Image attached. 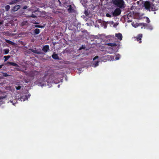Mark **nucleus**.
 <instances>
[{"label": "nucleus", "mask_w": 159, "mask_h": 159, "mask_svg": "<svg viewBox=\"0 0 159 159\" xmlns=\"http://www.w3.org/2000/svg\"><path fill=\"white\" fill-rule=\"evenodd\" d=\"M112 2L114 5L120 8L123 9L125 7V4L123 0H114Z\"/></svg>", "instance_id": "obj_1"}, {"label": "nucleus", "mask_w": 159, "mask_h": 159, "mask_svg": "<svg viewBox=\"0 0 159 159\" xmlns=\"http://www.w3.org/2000/svg\"><path fill=\"white\" fill-rule=\"evenodd\" d=\"M144 5L146 9L151 11V5L149 2L146 1L144 3Z\"/></svg>", "instance_id": "obj_2"}, {"label": "nucleus", "mask_w": 159, "mask_h": 159, "mask_svg": "<svg viewBox=\"0 0 159 159\" xmlns=\"http://www.w3.org/2000/svg\"><path fill=\"white\" fill-rule=\"evenodd\" d=\"M159 9V5L158 4H153L151 5V11H155L158 10Z\"/></svg>", "instance_id": "obj_3"}, {"label": "nucleus", "mask_w": 159, "mask_h": 159, "mask_svg": "<svg viewBox=\"0 0 159 159\" xmlns=\"http://www.w3.org/2000/svg\"><path fill=\"white\" fill-rule=\"evenodd\" d=\"M121 12V10L120 8H116L112 13V15L114 16H116L119 15Z\"/></svg>", "instance_id": "obj_4"}, {"label": "nucleus", "mask_w": 159, "mask_h": 159, "mask_svg": "<svg viewBox=\"0 0 159 159\" xmlns=\"http://www.w3.org/2000/svg\"><path fill=\"white\" fill-rule=\"evenodd\" d=\"M39 74L40 73L39 72L36 71H33L30 73L29 75L30 77H33L40 75Z\"/></svg>", "instance_id": "obj_5"}, {"label": "nucleus", "mask_w": 159, "mask_h": 159, "mask_svg": "<svg viewBox=\"0 0 159 159\" xmlns=\"http://www.w3.org/2000/svg\"><path fill=\"white\" fill-rule=\"evenodd\" d=\"M143 37V35L142 34H139L136 37H134L135 40H136L139 43H142V38Z\"/></svg>", "instance_id": "obj_6"}, {"label": "nucleus", "mask_w": 159, "mask_h": 159, "mask_svg": "<svg viewBox=\"0 0 159 159\" xmlns=\"http://www.w3.org/2000/svg\"><path fill=\"white\" fill-rule=\"evenodd\" d=\"M47 74H45L44 76L43 77L41 78L39 80V83L40 84L42 85H44V83H43L45 82L46 81H45V77L47 76Z\"/></svg>", "instance_id": "obj_7"}, {"label": "nucleus", "mask_w": 159, "mask_h": 159, "mask_svg": "<svg viewBox=\"0 0 159 159\" xmlns=\"http://www.w3.org/2000/svg\"><path fill=\"white\" fill-rule=\"evenodd\" d=\"M42 50L44 52H47L49 50V45H47L43 46L42 48Z\"/></svg>", "instance_id": "obj_8"}, {"label": "nucleus", "mask_w": 159, "mask_h": 159, "mask_svg": "<svg viewBox=\"0 0 159 159\" xmlns=\"http://www.w3.org/2000/svg\"><path fill=\"white\" fill-rule=\"evenodd\" d=\"M20 8V5H15L11 9V11L15 12L17 11Z\"/></svg>", "instance_id": "obj_9"}, {"label": "nucleus", "mask_w": 159, "mask_h": 159, "mask_svg": "<svg viewBox=\"0 0 159 159\" xmlns=\"http://www.w3.org/2000/svg\"><path fill=\"white\" fill-rule=\"evenodd\" d=\"M132 25L133 26H134V27L135 28H136L138 26H139L140 25H141V26L143 25V26L145 27L147 25V24L146 23H136V26L134 25V23H132Z\"/></svg>", "instance_id": "obj_10"}, {"label": "nucleus", "mask_w": 159, "mask_h": 159, "mask_svg": "<svg viewBox=\"0 0 159 159\" xmlns=\"http://www.w3.org/2000/svg\"><path fill=\"white\" fill-rule=\"evenodd\" d=\"M115 36L117 38V39L120 41H121L122 39V34L120 33H118L115 34Z\"/></svg>", "instance_id": "obj_11"}, {"label": "nucleus", "mask_w": 159, "mask_h": 159, "mask_svg": "<svg viewBox=\"0 0 159 159\" xmlns=\"http://www.w3.org/2000/svg\"><path fill=\"white\" fill-rule=\"evenodd\" d=\"M19 1V0H11V1L9 2L8 4L11 5L13 4H15Z\"/></svg>", "instance_id": "obj_12"}, {"label": "nucleus", "mask_w": 159, "mask_h": 159, "mask_svg": "<svg viewBox=\"0 0 159 159\" xmlns=\"http://www.w3.org/2000/svg\"><path fill=\"white\" fill-rule=\"evenodd\" d=\"M7 64L8 65H11L14 66L18 67L19 66L16 63L12 62L7 61Z\"/></svg>", "instance_id": "obj_13"}, {"label": "nucleus", "mask_w": 159, "mask_h": 159, "mask_svg": "<svg viewBox=\"0 0 159 159\" xmlns=\"http://www.w3.org/2000/svg\"><path fill=\"white\" fill-rule=\"evenodd\" d=\"M52 57L55 60L59 59V57L57 55V54L54 53L52 56Z\"/></svg>", "instance_id": "obj_14"}, {"label": "nucleus", "mask_w": 159, "mask_h": 159, "mask_svg": "<svg viewBox=\"0 0 159 159\" xmlns=\"http://www.w3.org/2000/svg\"><path fill=\"white\" fill-rule=\"evenodd\" d=\"M31 50L32 52L34 53L37 54H41L43 53L41 51H38L37 50H34L33 49H31Z\"/></svg>", "instance_id": "obj_15"}, {"label": "nucleus", "mask_w": 159, "mask_h": 159, "mask_svg": "<svg viewBox=\"0 0 159 159\" xmlns=\"http://www.w3.org/2000/svg\"><path fill=\"white\" fill-rule=\"evenodd\" d=\"M5 41L7 43L11 44L12 45H15V43L14 42L8 39H5Z\"/></svg>", "instance_id": "obj_16"}, {"label": "nucleus", "mask_w": 159, "mask_h": 159, "mask_svg": "<svg viewBox=\"0 0 159 159\" xmlns=\"http://www.w3.org/2000/svg\"><path fill=\"white\" fill-rule=\"evenodd\" d=\"M27 98L25 95L23 96L20 97V100L21 101H24L27 99Z\"/></svg>", "instance_id": "obj_17"}, {"label": "nucleus", "mask_w": 159, "mask_h": 159, "mask_svg": "<svg viewBox=\"0 0 159 159\" xmlns=\"http://www.w3.org/2000/svg\"><path fill=\"white\" fill-rule=\"evenodd\" d=\"M108 46L111 47H114L116 46L117 45L115 43H109L107 44Z\"/></svg>", "instance_id": "obj_18"}, {"label": "nucleus", "mask_w": 159, "mask_h": 159, "mask_svg": "<svg viewBox=\"0 0 159 159\" xmlns=\"http://www.w3.org/2000/svg\"><path fill=\"white\" fill-rule=\"evenodd\" d=\"M34 33L35 34H39L40 33V30L39 29H35L34 30Z\"/></svg>", "instance_id": "obj_19"}, {"label": "nucleus", "mask_w": 159, "mask_h": 159, "mask_svg": "<svg viewBox=\"0 0 159 159\" xmlns=\"http://www.w3.org/2000/svg\"><path fill=\"white\" fill-rule=\"evenodd\" d=\"M69 8L68 9V11L69 12H72L73 11V9L72 8V7L71 5H70L68 6Z\"/></svg>", "instance_id": "obj_20"}, {"label": "nucleus", "mask_w": 159, "mask_h": 159, "mask_svg": "<svg viewBox=\"0 0 159 159\" xmlns=\"http://www.w3.org/2000/svg\"><path fill=\"white\" fill-rule=\"evenodd\" d=\"M11 56L9 55L5 56L4 57V58H5L4 61H7L10 57Z\"/></svg>", "instance_id": "obj_21"}, {"label": "nucleus", "mask_w": 159, "mask_h": 159, "mask_svg": "<svg viewBox=\"0 0 159 159\" xmlns=\"http://www.w3.org/2000/svg\"><path fill=\"white\" fill-rule=\"evenodd\" d=\"M5 9L6 11H8L10 10V6L9 5H7L5 7Z\"/></svg>", "instance_id": "obj_22"}, {"label": "nucleus", "mask_w": 159, "mask_h": 159, "mask_svg": "<svg viewBox=\"0 0 159 159\" xmlns=\"http://www.w3.org/2000/svg\"><path fill=\"white\" fill-rule=\"evenodd\" d=\"M3 51L4 52V54H7L9 53L10 51L8 49H5L3 50Z\"/></svg>", "instance_id": "obj_23"}, {"label": "nucleus", "mask_w": 159, "mask_h": 159, "mask_svg": "<svg viewBox=\"0 0 159 159\" xmlns=\"http://www.w3.org/2000/svg\"><path fill=\"white\" fill-rule=\"evenodd\" d=\"M2 76L4 77H7L10 76V75H8L6 73H2Z\"/></svg>", "instance_id": "obj_24"}, {"label": "nucleus", "mask_w": 159, "mask_h": 159, "mask_svg": "<svg viewBox=\"0 0 159 159\" xmlns=\"http://www.w3.org/2000/svg\"><path fill=\"white\" fill-rule=\"evenodd\" d=\"M98 63H99V61H96L93 64V65H95L94 66L96 67L98 65Z\"/></svg>", "instance_id": "obj_25"}, {"label": "nucleus", "mask_w": 159, "mask_h": 159, "mask_svg": "<svg viewBox=\"0 0 159 159\" xmlns=\"http://www.w3.org/2000/svg\"><path fill=\"white\" fill-rule=\"evenodd\" d=\"M35 27L39 28H43L44 27V26L40 25H35Z\"/></svg>", "instance_id": "obj_26"}, {"label": "nucleus", "mask_w": 159, "mask_h": 159, "mask_svg": "<svg viewBox=\"0 0 159 159\" xmlns=\"http://www.w3.org/2000/svg\"><path fill=\"white\" fill-rule=\"evenodd\" d=\"M15 88H16V89L17 90H20L21 89V86H18L17 87L16 86Z\"/></svg>", "instance_id": "obj_27"}, {"label": "nucleus", "mask_w": 159, "mask_h": 159, "mask_svg": "<svg viewBox=\"0 0 159 159\" xmlns=\"http://www.w3.org/2000/svg\"><path fill=\"white\" fill-rule=\"evenodd\" d=\"M146 22L148 23L150 22V20L149 18L148 17H147L146 18Z\"/></svg>", "instance_id": "obj_28"}, {"label": "nucleus", "mask_w": 159, "mask_h": 159, "mask_svg": "<svg viewBox=\"0 0 159 159\" xmlns=\"http://www.w3.org/2000/svg\"><path fill=\"white\" fill-rule=\"evenodd\" d=\"M106 16L110 18L111 17V16L109 13H107L106 15Z\"/></svg>", "instance_id": "obj_29"}, {"label": "nucleus", "mask_w": 159, "mask_h": 159, "mask_svg": "<svg viewBox=\"0 0 159 159\" xmlns=\"http://www.w3.org/2000/svg\"><path fill=\"white\" fill-rule=\"evenodd\" d=\"M31 17H32L33 18H35V17H36V16L34 14H32L31 16Z\"/></svg>", "instance_id": "obj_30"}, {"label": "nucleus", "mask_w": 159, "mask_h": 159, "mask_svg": "<svg viewBox=\"0 0 159 159\" xmlns=\"http://www.w3.org/2000/svg\"><path fill=\"white\" fill-rule=\"evenodd\" d=\"M98 57L97 56H95L93 59V60L94 61L95 60V59L98 58Z\"/></svg>", "instance_id": "obj_31"}, {"label": "nucleus", "mask_w": 159, "mask_h": 159, "mask_svg": "<svg viewBox=\"0 0 159 159\" xmlns=\"http://www.w3.org/2000/svg\"><path fill=\"white\" fill-rule=\"evenodd\" d=\"M27 8V7L26 6H25L23 7V9H26Z\"/></svg>", "instance_id": "obj_32"}, {"label": "nucleus", "mask_w": 159, "mask_h": 159, "mask_svg": "<svg viewBox=\"0 0 159 159\" xmlns=\"http://www.w3.org/2000/svg\"><path fill=\"white\" fill-rule=\"evenodd\" d=\"M85 48V47H84L83 46H82L80 48V49H84Z\"/></svg>", "instance_id": "obj_33"}, {"label": "nucleus", "mask_w": 159, "mask_h": 159, "mask_svg": "<svg viewBox=\"0 0 159 159\" xmlns=\"http://www.w3.org/2000/svg\"><path fill=\"white\" fill-rule=\"evenodd\" d=\"M3 65H0V69L2 68Z\"/></svg>", "instance_id": "obj_34"}, {"label": "nucleus", "mask_w": 159, "mask_h": 159, "mask_svg": "<svg viewBox=\"0 0 159 159\" xmlns=\"http://www.w3.org/2000/svg\"><path fill=\"white\" fill-rule=\"evenodd\" d=\"M149 29L151 30H152V26H150V28H149Z\"/></svg>", "instance_id": "obj_35"}, {"label": "nucleus", "mask_w": 159, "mask_h": 159, "mask_svg": "<svg viewBox=\"0 0 159 159\" xmlns=\"http://www.w3.org/2000/svg\"><path fill=\"white\" fill-rule=\"evenodd\" d=\"M95 38H96V39H98V36H96Z\"/></svg>", "instance_id": "obj_36"}, {"label": "nucleus", "mask_w": 159, "mask_h": 159, "mask_svg": "<svg viewBox=\"0 0 159 159\" xmlns=\"http://www.w3.org/2000/svg\"><path fill=\"white\" fill-rule=\"evenodd\" d=\"M58 1L59 2V3L60 4H61V2L60 1V0H58Z\"/></svg>", "instance_id": "obj_37"}, {"label": "nucleus", "mask_w": 159, "mask_h": 159, "mask_svg": "<svg viewBox=\"0 0 159 159\" xmlns=\"http://www.w3.org/2000/svg\"><path fill=\"white\" fill-rule=\"evenodd\" d=\"M2 24V22H0V25Z\"/></svg>", "instance_id": "obj_38"}, {"label": "nucleus", "mask_w": 159, "mask_h": 159, "mask_svg": "<svg viewBox=\"0 0 159 159\" xmlns=\"http://www.w3.org/2000/svg\"><path fill=\"white\" fill-rule=\"evenodd\" d=\"M154 14H156V12H154Z\"/></svg>", "instance_id": "obj_39"}, {"label": "nucleus", "mask_w": 159, "mask_h": 159, "mask_svg": "<svg viewBox=\"0 0 159 159\" xmlns=\"http://www.w3.org/2000/svg\"><path fill=\"white\" fill-rule=\"evenodd\" d=\"M46 82H47V83H48V82L47 81H46Z\"/></svg>", "instance_id": "obj_40"}]
</instances>
